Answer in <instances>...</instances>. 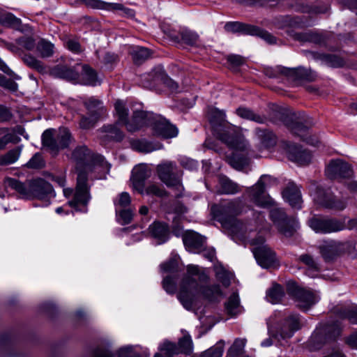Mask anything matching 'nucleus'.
Instances as JSON below:
<instances>
[{
	"mask_svg": "<svg viewBox=\"0 0 357 357\" xmlns=\"http://www.w3.org/2000/svg\"><path fill=\"white\" fill-rule=\"evenodd\" d=\"M70 159L75 163L77 178L74 199L69 202V204L71 206L86 204L90 199L87 174L96 170H109V165L102 155L92 153L84 145L76 147Z\"/></svg>",
	"mask_w": 357,
	"mask_h": 357,
	"instance_id": "obj_1",
	"label": "nucleus"
},
{
	"mask_svg": "<svg viewBox=\"0 0 357 357\" xmlns=\"http://www.w3.org/2000/svg\"><path fill=\"white\" fill-rule=\"evenodd\" d=\"M114 108L118 123L123 125L127 130L135 132L146 127H151L155 134H178L177 127L160 114L144 110H135L128 117V109L120 100L116 101Z\"/></svg>",
	"mask_w": 357,
	"mask_h": 357,
	"instance_id": "obj_2",
	"label": "nucleus"
},
{
	"mask_svg": "<svg viewBox=\"0 0 357 357\" xmlns=\"http://www.w3.org/2000/svg\"><path fill=\"white\" fill-rule=\"evenodd\" d=\"M208 279V275L201 271L197 266H188L187 274L181 282L178 294V298L185 308L189 310L192 307L193 297L198 293L210 301L223 296L218 285L202 287L198 284L197 281L204 282Z\"/></svg>",
	"mask_w": 357,
	"mask_h": 357,
	"instance_id": "obj_3",
	"label": "nucleus"
},
{
	"mask_svg": "<svg viewBox=\"0 0 357 357\" xmlns=\"http://www.w3.org/2000/svg\"><path fill=\"white\" fill-rule=\"evenodd\" d=\"M3 186L6 190L10 188L16 191L21 198H37L45 201L47 205L50 199L55 196L52 185L41 178L33 180L26 185L16 178L6 177Z\"/></svg>",
	"mask_w": 357,
	"mask_h": 357,
	"instance_id": "obj_4",
	"label": "nucleus"
},
{
	"mask_svg": "<svg viewBox=\"0 0 357 357\" xmlns=\"http://www.w3.org/2000/svg\"><path fill=\"white\" fill-rule=\"evenodd\" d=\"M218 136L220 141L225 143L229 148L234 151L233 156L230 160V163L234 168L241 169L248 164L247 155L249 152V146L246 143L243 135Z\"/></svg>",
	"mask_w": 357,
	"mask_h": 357,
	"instance_id": "obj_5",
	"label": "nucleus"
},
{
	"mask_svg": "<svg viewBox=\"0 0 357 357\" xmlns=\"http://www.w3.org/2000/svg\"><path fill=\"white\" fill-rule=\"evenodd\" d=\"M241 202L234 201L230 202L228 206L223 208L225 216L220 218L222 226L231 231L234 236H240L241 238H247V232L250 229H248L247 225L238 221L234 218L235 215L241 212Z\"/></svg>",
	"mask_w": 357,
	"mask_h": 357,
	"instance_id": "obj_6",
	"label": "nucleus"
},
{
	"mask_svg": "<svg viewBox=\"0 0 357 357\" xmlns=\"http://www.w3.org/2000/svg\"><path fill=\"white\" fill-rule=\"evenodd\" d=\"M250 243L255 247L252 248L254 256L259 264L263 268H270L277 263L275 252L264 244V238L259 236L256 239H251Z\"/></svg>",
	"mask_w": 357,
	"mask_h": 357,
	"instance_id": "obj_7",
	"label": "nucleus"
},
{
	"mask_svg": "<svg viewBox=\"0 0 357 357\" xmlns=\"http://www.w3.org/2000/svg\"><path fill=\"white\" fill-rule=\"evenodd\" d=\"M309 227L316 233L330 234L344 229L343 222L326 217L314 216L308 220Z\"/></svg>",
	"mask_w": 357,
	"mask_h": 357,
	"instance_id": "obj_8",
	"label": "nucleus"
},
{
	"mask_svg": "<svg viewBox=\"0 0 357 357\" xmlns=\"http://www.w3.org/2000/svg\"><path fill=\"white\" fill-rule=\"evenodd\" d=\"M279 146L286 152L291 161L299 165H308L312 160L311 153L295 144L281 142Z\"/></svg>",
	"mask_w": 357,
	"mask_h": 357,
	"instance_id": "obj_9",
	"label": "nucleus"
},
{
	"mask_svg": "<svg viewBox=\"0 0 357 357\" xmlns=\"http://www.w3.org/2000/svg\"><path fill=\"white\" fill-rule=\"evenodd\" d=\"M271 178L262 176L258 182L248 190L249 197L256 205L261 207H268L273 204V200L265 195V185L269 182Z\"/></svg>",
	"mask_w": 357,
	"mask_h": 357,
	"instance_id": "obj_10",
	"label": "nucleus"
},
{
	"mask_svg": "<svg viewBox=\"0 0 357 357\" xmlns=\"http://www.w3.org/2000/svg\"><path fill=\"white\" fill-rule=\"evenodd\" d=\"M176 165L172 162H166L159 165L157 172L160 179L167 186L181 188L180 179L176 176Z\"/></svg>",
	"mask_w": 357,
	"mask_h": 357,
	"instance_id": "obj_11",
	"label": "nucleus"
},
{
	"mask_svg": "<svg viewBox=\"0 0 357 357\" xmlns=\"http://www.w3.org/2000/svg\"><path fill=\"white\" fill-rule=\"evenodd\" d=\"M352 243L341 242L337 241H325L320 245V252L326 260H331L335 256L347 251H350Z\"/></svg>",
	"mask_w": 357,
	"mask_h": 357,
	"instance_id": "obj_12",
	"label": "nucleus"
},
{
	"mask_svg": "<svg viewBox=\"0 0 357 357\" xmlns=\"http://www.w3.org/2000/svg\"><path fill=\"white\" fill-rule=\"evenodd\" d=\"M314 200L318 205L328 208L343 210L346 207V203L342 200H335L330 190H317Z\"/></svg>",
	"mask_w": 357,
	"mask_h": 357,
	"instance_id": "obj_13",
	"label": "nucleus"
},
{
	"mask_svg": "<svg viewBox=\"0 0 357 357\" xmlns=\"http://www.w3.org/2000/svg\"><path fill=\"white\" fill-rule=\"evenodd\" d=\"M291 294L297 303V306L302 310H307L319 301V296L310 291L296 287Z\"/></svg>",
	"mask_w": 357,
	"mask_h": 357,
	"instance_id": "obj_14",
	"label": "nucleus"
},
{
	"mask_svg": "<svg viewBox=\"0 0 357 357\" xmlns=\"http://www.w3.org/2000/svg\"><path fill=\"white\" fill-rule=\"evenodd\" d=\"M84 3L87 7L96 9L106 10L109 11L121 10L125 15L132 17L135 15L132 9L124 8L121 3H108L101 0H75Z\"/></svg>",
	"mask_w": 357,
	"mask_h": 357,
	"instance_id": "obj_15",
	"label": "nucleus"
},
{
	"mask_svg": "<svg viewBox=\"0 0 357 357\" xmlns=\"http://www.w3.org/2000/svg\"><path fill=\"white\" fill-rule=\"evenodd\" d=\"M160 349L165 351L167 357H171L173 354L178 353L189 354L192 351V342L189 336H184L179 340L178 348L174 344L167 342L161 345Z\"/></svg>",
	"mask_w": 357,
	"mask_h": 357,
	"instance_id": "obj_16",
	"label": "nucleus"
},
{
	"mask_svg": "<svg viewBox=\"0 0 357 357\" xmlns=\"http://www.w3.org/2000/svg\"><path fill=\"white\" fill-rule=\"evenodd\" d=\"M0 24L19 31L22 33H31L32 29L27 24H23L22 20L13 13L0 9Z\"/></svg>",
	"mask_w": 357,
	"mask_h": 357,
	"instance_id": "obj_17",
	"label": "nucleus"
},
{
	"mask_svg": "<svg viewBox=\"0 0 357 357\" xmlns=\"http://www.w3.org/2000/svg\"><path fill=\"white\" fill-rule=\"evenodd\" d=\"M306 56L315 61H320L331 68H340L344 65V61L340 56L332 54H324L310 50L304 51Z\"/></svg>",
	"mask_w": 357,
	"mask_h": 357,
	"instance_id": "obj_18",
	"label": "nucleus"
},
{
	"mask_svg": "<svg viewBox=\"0 0 357 357\" xmlns=\"http://www.w3.org/2000/svg\"><path fill=\"white\" fill-rule=\"evenodd\" d=\"M43 146L52 151L63 149L71 142V135H42Z\"/></svg>",
	"mask_w": 357,
	"mask_h": 357,
	"instance_id": "obj_19",
	"label": "nucleus"
},
{
	"mask_svg": "<svg viewBox=\"0 0 357 357\" xmlns=\"http://www.w3.org/2000/svg\"><path fill=\"white\" fill-rule=\"evenodd\" d=\"M282 73L292 79L297 81L313 82L317 77V74L315 71L312 70L310 68L301 66L295 68H284Z\"/></svg>",
	"mask_w": 357,
	"mask_h": 357,
	"instance_id": "obj_20",
	"label": "nucleus"
},
{
	"mask_svg": "<svg viewBox=\"0 0 357 357\" xmlns=\"http://www.w3.org/2000/svg\"><path fill=\"white\" fill-rule=\"evenodd\" d=\"M350 167L341 160H333L328 165L326 174L330 178L350 176Z\"/></svg>",
	"mask_w": 357,
	"mask_h": 357,
	"instance_id": "obj_21",
	"label": "nucleus"
},
{
	"mask_svg": "<svg viewBox=\"0 0 357 357\" xmlns=\"http://www.w3.org/2000/svg\"><path fill=\"white\" fill-rule=\"evenodd\" d=\"M208 116L211 123L214 127H222L224 129H232V130L237 133L238 132V128L231 125L226 120V114L224 110H220L215 107H211L208 110Z\"/></svg>",
	"mask_w": 357,
	"mask_h": 357,
	"instance_id": "obj_22",
	"label": "nucleus"
},
{
	"mask_svg": "<svg viewBox=\"0 0 357 357\" xmlns=\"http://www.w3.org/2000/svg\"><path fill=\"white\" fill-rule=\"evenodd\" d=\"M149 175V170L143 165L136 166L132 172L131 181L133 188L142 195L144 194V182Z\"/></svg>",
	"mask_w": 357,
	"mask_h": 357,
	"instance_id": "obj_23",
	"label": "nucleus"
},
{
	"mask_svg": "<svg viewBox=\"0 0 357 357\" xmlns=\"http://www.w3.org/2000/svg\"><path fill=\"white\" fill-rule=\"evenodd\" d=\"M301 328V322L299 318L296 315H290L280 326L278 330V334L282 338H289L294 333Z\"/></svg>",
	"mask_w": 357,
	"mask_h": 357,
	"instance_id": "obj_24",
	"label": "nucleus"
},
{
	"mask_svg": "<svg viewBox=\"0 0 357 357\" xmlns=\"http://www.w3.org/2000/svg\"><path fill=\"white\" fill-rule=\"evenodd\" d=\"M271 218L281 233L287 236L292 235L293 229L291 228H286L287 218L282 209L278 208H273L271 211Z\"/></svg>",
	"mask_w": 357,
	"mask_h": 357,
	"instance_id": "obj_25",
	"label": "nucleus"
},
{
	"mask_svg": "<svg viewBox=\"0 0 357 357\" xmlns=\"http://www.w3.org/2000/svg\"><path fill=\"white\" fill-rule=\"evenodd\" d=\"M283 198L294 208H300L301 204V192L297 186L289 185L282 192Z\"/></svg>",
	"mask_w": 357,
	"mask_h": 357,
	"instance_id": "obj_26",
	"label": "nucleus"
},
{
	"mask_svg": "<svg viewBox=\"0 0 357 357\" xmlns=\"http://www.w3.org/2000/svg\"><path fill=\"white\" fill-rule=\"evenodd\" d=\"M130 144L133 149L144 153L152 152L162 148L160 142L149 141L144 138L132 140Z\"/></svg>",
	"mask_w": 357,
	"mask_h": 357,
	"instance_id": "obj_27",
	"label": "nucleus"
},
{
	"mask_svg": "<svg viewBox=\"0 0 357 357\" xmlns=\"http://www.w3.org/2000/svg\"><path fill=\"white\" fill-rule=\"evenodd\" d=\"M52 74L56 77L69 81L76 80L79 77V73L75 68L68 67L66 65L56 66L52 70Z\"/></svg>",
	"mask_w": 357,
	"mask_h": 357,
	"instance_id": "obj_28",
	"label": "nucleus"
},
{
	"mask_svg": "<svg viewBox=\"0 0 357 357\" xmlns=\"http://www.w3.org/2000/svg\"><path fill=\"white\" fill-rule=\"evenodd\" d=\"M289 36L295 40L301 43H313L320 44L324 41L323 37L316 32L312 31L304 32H295L291 31Z\"/></svg>",
	"mask_w": 357,
	"mask_h": 357,
	"instance_id": "obj_29",
	"label": "nucleus"
},
{
	"mask_svg": "<svg viewBox=\"0 0 357 357\" xmlns=\"http://www.w3.org/2000/svg\"><path fill=\"white\" fill-rule=\"evenodd\" d=\"M149 231L153 238L158 240V243L165 242L168 238L169 230L165 223L154 222L149 227Z\"/></svg>",
	"mask_w": 357,
	"mask_h": 357,
	"instance_id": "obj_30",
	"label": "nucleus"
},
{
	"mask_svg": "<svg viewBox=\"0 0 357 357\" xmlns=\"http://www.w3.org/2000/svg\"><path fill=\"white\" fill-rule=\"evenodd\" d=\"M89 114H92L95 118H99L104 113L102 102L95 97H90L82 100Z\"/></svg>",
	"mask_w": 357,
	"mask_h": 357,
	"instance_id": "obj_31",
	"label": "nucleus"
},
{
	"mask_svg": "<svg viewBox=\"0 0 357 357\" xmlns=\"http://www.w3.org/2000/svg\"><path fill=\"white\" fill-rule=\"evenodd\" d=\"M224 28L227 32L241 33L249 35H252L253 30H255V26L239 22H227Z\"/></svg>",
	"mask_w": 357,
	"mask_h": 357,
	"instance_id": "obj_32",
	"label": "nucleus"
},
{
	"mask_svg": "<svg viewBox=\"0 0 357 357\" xmlns=\"http://www.w3.org/2000/svg\"><path fill=\"white\" fill-rule=\"evenodd\" d=\"M283 121L286 126L290 129L294 134H298V132H306L309 131L312 124L310 123H303L299 120H294L292 117H285Z\"/></svg>",
	"mask_w": 357,
	"mask_h": 357,
	"instance_id": "obj_33",
	"label": "nucleus"
},
{
	"mask_svg": "<svg viewBox=\"0 0 357 357\" xmlns=\"http://www.w3.org/2000/svg\"><path fill=\"white\" fill-rule=\"evenodd\" d=\"M63 41L65 47L75 54H80L84 51V48L79 43V38L75 36H65Z\"/></svg>",
	"mask_w": 357,
	"mask_h": 357,
	"instance_id": "obj_34",
	"label": "nucleus"
},
{
	"mask_svg": "<svg viewBox=\"0 0 357 357\" xmlns=\"http://www.w3.org/2000/svg\"><path fill=\"white\" fill-rule=\"evenodd\" d=\"M236 114L242 119L251 120L256 123H264L266 119L255 113L252 109L245 107H239L236 109Z\"/></svg>",
	"mask_w": 357,
	"mask_h": 357,
	"instance_id": "obj_35",
	"label": "nucleus"
},
{
	"mask_svg": "<svg viewBox=\"0 0 357 357\" xmlns=\"http://www.w3.org/2000/svg\"><path fill=\"white\" fill-rule=\"evenodd\" d=\"M183 241L188 248H197L202 245L204 240L197 233L187 231L183 234Z\"/></svg>",
	"mask_w": 357,
	"mask_h": 357,
	"instance_id": "obj_36",
	"label": "nucleus"
},
{
	"mask_svg": "<svg viewBox=\"0 0 357 357\" xmlns=\"http://www.w3.org/2000/svg\"><path fill=\"white\" fill-rule=\"evenodd\" d=\"M36 47L41 58H49L54 54V44L45 39L40 40L36 45Z\"/></svg>",
	"mask_w": 357,
	"mask_h": 357,
	"instance_id": "obj_37",
	"label": "nucleus"
},
{
	"mask_svg": "<svg viewBox=\"0 0 357 357\" xmlns=\"http://www.w3.org/2000/svg\"><path fill=\"white\" fill-rule=\"evenodd\" d=\"M328 339H331V335L329 337H326L325 333L321 332L320 331H316L309 340V346L311 349H319Z\"/></svg>",
	"mask_w": 357,
	"mask_h": 357,
	"instance_id": "obj_38",
	"label": "nucleus"
},
{
	"mask_svg": "<svg viewBox=\"0 0 357 357\" xmlns=\"http://www.w3.org/2000/svg\"><path fill=\"white\" fill-rule=\"evenodd\" d=\"M20 56H22L23 62L29 68L34 69L39 73H43L45 71V66L43 63L32 54H23Z\"/></svg>",
	"mask_w": 357,
	"mask_h": 357,
	"instance_id": "obj_39",
	"label": "nucleus"
},
{
	"mask_svg": "<svg viewBox=\"0 0 357 357\" xmlns=\"http://www.w3.org/2000/svg\"><path fill=\"white\" fill-rule=\"evenodd\" d=\"M227 312L231 315H236L241 312L240 301L237 293H233L226 303Z\"/></svg>",
	"mask_w": 357,
	"mask_h": 357,
	"instance_id": "obj_40",
	"label": "nucleus"
},
{
	"mask_svg": "<svg viewBox=\"0 0 357 357\" xmlns=\"http://www.w3.org/2000/svg\"><path fill=\"white\" fill-rule=\"evenodd\" d=\"M283 296V289L280 285L278 284H273V287L267 292L268 300L273 304L280 302Z\"/></svg>",
	"mask_w": 357,
	"mask_h": 357,
	"instance_id": "obj_41",
	"label": "nucleus"
},
{
	"mask_svg": "<svg viewBox=\"0 0 357 357\" xmlns=\"http://www.w3.org/2000/svg\"><path fill=\"white\" fill-rule=\"evenodd\" d=\"M21 148L13 149L0 157V165H9L15 162L20 158Z\"/></svg>",
	"mask_w": 357,
	"mask_h": 357,
	"instance_id": "obj_42",
	"label": "nucleus"
},
{
	"mask_svg": "<svg viewBox=\"0 0 357 357\" xmlns=\"http://www.w3.org/2000/svg\"><path fill=\"white\" fill-rule=\"evenodd\" d=\"M181 41L190 46L197 45L199 41V36L197 33L185 29L180 32Z\"/></svg>",
	"mask_w": 357,
	"mask_h": 357,
	"instance_id": "obj_43",
	"label": "nucleus"
},
{
	"mask_svg": "<svg viewBox=\"0 0 357 357\" xmlns=\"http://www.w3.org/2000/svg\"><path fill=\"white\" fill-rule=\"evenodd\" d=\"M16 43L21 47L22 55L24 50L32 51L36 47V40L30 36H24L16 39Z\"/></svg>",
	"mask_w": 357,
	"mask_h": 357,
	"instance_id": "obj_44",
	"label": "nucleus"
},
{
	"mask_svg": "<svg viewBox=\"0 0 357 357\" xmlns=\"http://www.w3.org/2000/svg\"><path fill=\"white\" fill-rule=\"evenodd\" d=\"M215 272L217 280L222 282L225 287H227L229 285L230 281L233 277L232 274L227 271L225 268L220 265H217L215 266Z\"/></svg>",
	"mask_w": 357,
	"mask_h": 357,
	"instance_id": "obj_45",
	"label": "nucleus"
},
{
	"mask_svg": "<svg viewBox=\"0 0 357 357\" xmlns=\"http://www.w3.org/2000/svg\"><path fill=\"white\" fill-rule=\"evenodd\" d=\"M215 272L217 280L222 282L225 287H227L229 285L230 281L233 277L232 274L227 271L225 268L220 265H217L215 266Z\"/></svg>",
	"mask_w": 357,
	"mask_h": 357,
	"instance_id": "obj_46",
	"label": "nucleus"
},
{
	"mask_svg": "<svg viewBox=\"0 0 357 357\" xmlns=\"http://www.w3.org/2000/svg\"><path fill=\"white\" fill-rule=\"evenodd\" d=\"M82 68V79L84 84L86 85L96 86L98 83L96 71L86 65L83 66Z\"/></svg>",
	"mask_w": 357,
	"mask_h": 357,
	"instance_id": "obj_47",
	"label": "nucleus"
},
{
	"mask_svg": "<svg viewBox=\"0 0 357 357\" xmlns=\"http://www.w3.org/2000/svg\"><path fill=\"white\" fill-rule=\"evenodd\" d=\"M220 183V192L222 194H234L240 190L238 185L236 183L227 178H222Z\"/></svg>",
	"mask_w": 357,
	"mask_h": 357,
	"instance_id": "obj_48",
	"label": "nucleus"
},
{
	"mask_svg": "<svg viewBox=\"0 0 357 357\" xmlns=\"http://www.w3.org/2000/svg\"><path fill=\"white\" fill-rule=\"evenodd\" d=\"M259 149H271L276 145V135H258Z\"/></svg>",
	"mask_w": 357,
	"mask_h": 357,
	"instance_id": "obj_49",
	"label": "nucleus"
},
{
	"mask_svg": "<svg viewBox=\"0 0 357 357\" xmlns=\"http://www.w3.org/2000/svg\"><path fill=\"white\" fill-rule=\"evenodd\" d=\"M150 50L145 47H137L132 52L133 61L136 64H141L150 56Z\"/></svg>",
	"mask_w": 357,
	"mask_h": 357,
	"instance_id": "obj_50",
	"label": "nucleus"
},
{
	"mask_svg": "<svg viewBox=\"0 0 357 357\" xmlns=\"http://www.w3.org/2000/svg\"><path fill=\"white\" fill-rule=\"evenodd\" d=\"M252 36H257L271 45L276 43V38L275 36L256 26L255 30H253Z\"/></svg>",
	"mask_w": 357,
	"mask_h": 357,
	"instance_id": "obj_51",
	"label": "nucleus"
},
{
	"mask_svg": "<svg viewBox=\"0 0 357 357\" xmlns=\"http://www.w3.org/2000/svg\"><path fill=\"white\" fill-rule=\"evenodd\" d=\"M158 76L154 71L141 76V82L144 87L151 88L154 86Z\"/></svg>",
	"mask_w": 357,
	"mask_h": 357,
	"instance_id": "obj_52",
	"label": "nucleus"
},
{
	"mask_svg": "<svg viewBox=\"0 0 357 357\" xmlns=\"http://www.w3.org/2000/svg\"><path fill=\"white\" fill-rule=\"evenodd\" d=\"M245 342L246 340L245 339H236L228 350V355L236 356L240 354L245 345Z\"/></svg>",
	"mask_w": 357,
	"mask_h": 357,
	"instance_id": "obj_53",
	"label": "nucleus"
},
{
	"mask_svg": "<svg viewBox=\"0 0 357 357\" xmlns=\"http://www.w3.org/2000/svg\"><path fill=\"white\" fill-rule=\"evenodd\" d=\"M98 119L99 118H95L92 114H89V116L82 115L79 123V126L83 130H89L94 126Z\"/></svg>",
	"mask_w": 357,
	"mask_h": 357,
	"instance_id": "obj_54",
	"label": "nucleus"
},
{
	"mask_svg": "<svg viewBox=\"0 0 357 357\" xmlns=\"http://www.w3.org/2000/svg\"><path fill=\"white\" fill-rule=\"evenodd\" d=\"M148 195H155L157 197H163L165 195V191L157 184L150 183L144 190V194Z\"/></svg>",
	"mask_w": 357,
	"mask_h": 357,
	"instance_id": "obj_55",
	"label": "nucleus"
},
{
	"mask_svg": "<svg viewBox=\"0 0 357 357\" xmlns=\"http://www.w3.org/2000/svg\"><path fill=\"white\" fill-rule=\"evenodd\" d=\"M0 46L7 49L10 52L17 54L19 56L22 55L21 47L16 43H10L4 39L0 38Z\"/></svg>",
	"mask_w": 357,
	"mask_h": 357,
	"instance_id": "obj_56",
	"label": "nucleus"
},
{
	"mask_svg": "<svg viewBox=\"0 0 357 357\" xmlns=\"http://www.w3.org/2000/svg\"><path fill=\"white\" fill-rule=\"evenodd\" d=\"M0 86L13 92L17 90V83L3 75H0Z\"/></svg>",
	"mask_w": 357,
	"mask_h": 357,
	"instance_id": "obj_57",
	"label": "nucleus"
},
{
	"mask_svg": "<svg viewBox=\"0 0 357 357\" xmlns=\"http://www.w3.org/2000/svg\"><path fill=\"white\" fill-rule=\"evenodd\" d=\"M131 202V199L128 192H122L119 195V199L114 202L116 211L118 208L126 207Z\"/></svg>",
	"mask_w": 357,
	"mask_h": 357,
	"instance_id": "obj_58",
	"label": "nucleus"
},
{
	"mask_svg": "<svg viewBox=\"0 0 357 357\" xmlns=\"http://www.w3.org/2000/svg\"><path fill=\"white\" fill-rule=\"evenodd\" d=\"M45 162L40 154H35L26 163V167L33 169H39L44 166Z\"/></svg>",
	"mask_w": 357,
	"mask_h": 357,
	"instance_id": "obj_59",
	"label": "nucleus"
},
{
	"mask_svg": "<svg viewBox=\"0 0 357 357\" xmlns=\"http://www.w3.org/2000/svg\"><path fill=\"white\" fill-rule=\"evenodd\" d=\"M338 314L342 318H347L352 324L357 323V307H354L347 311L340 312Z\"/></svg>",
	"mask_w": 357,
	"mask_h": 357,
	"instance_id": "obj_60",
	"label": "nucleus"
},
{
	"mask_svg": "<svg viewBox=\"0 0 357 357\" xmlns=\"http://www.w3.org/2000/svg\"><path fill=\"white\" fill-rule=\"evenodd\" d=\"M133 217V210L127 209L119 211V218L122 225L128 224L131 222Z\"/></svg>",
	"mask_w": 357,
	"mask_h": 357,
	"instance_id": "obj_61",
	"label": "nucleus"
},
{
	"mask_svg": "<svg viewBox=\"0 0 357 357\" xmlns=\"http://www.w3.org/2000/svg\"><path fill=\"white\" fill-rule=\"evenodd\" d=\"M119 357H140L139 354L133 351L132 346H126L119 350Z\"/></svg>",
	"mask_w": 357,
	"mask_h": 357,
	"instance_id": "obj_62",
	"label": "nucleus"
},
{
	"mask_svg": "<svg viewBox=\"0 0 357 357\" xmlns=\"http://www.w3.org/2000/svg\"><path fill=\"white\" fill-rule=\"evenodd\" d=\"M227 61L233 66L238 67L243 65L245 63V59L236 54L229 55L227 58Z\"/></svg>",
	"mask_w": 357,
	"mask_h": 357,
	"instance_id": "obj_63",
	"label": "nucleus"
},
{
	"mask_svg": "<svg viewBox=\"0 0 357 357\" xmlns=\"http://www.w3.org/2000/svg\"><path fill=\"white\" fill-rule=\"evenodd\" d=\"M180 163L181 165L188 169H193L197 167L198 163L197 162L195 161L192 159L186 158V157H181L180 158Z\"/></svg>",
	"mask_w": 357,
	"mask_h": 357,
	"instance_id": "obj_64",
	"label": "nucleus"
}]
</instances>
